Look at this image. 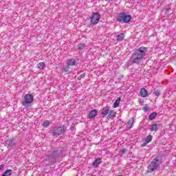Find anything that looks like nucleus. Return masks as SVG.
Listing matches in <instances>:
<instances>
[{
    "label": "nucleus",
    "instance_id": "b1692460",
    "mask_svg": "<svg viewBox=\"0 0 176 176\" xmlns=\"http://www.w3.org/2000/svg\"><path fill=\"white\" fill-rule=\"evenodd\" d=\"M62 70L63 71V72H69V66L67 65V67H63Z\"/></svg>",
    "mask_w": 176,
    "mask_h": 176
},
{
    "label": "nucleus",
    "instance_id": "ddd939ff",
    "mask_svg": "<svg viewBox=\"0 0 176 176\" xmlns=\"http://www.w3.org/2000/svg\"><path fill=\"white\" fill-rule=\"evenodd\" d=\"M101 164V158H97L94 164H93V166L94 167H98V166Z\"/></svg>",
    "mask_w": 176,
    "mask_h": 176
},
{
    "label": "nucleus",
    "instance_id": "dca6fc26",
    "mask_svg": "<svg viewBox=\"0 0 176 176\" xmlns=\"http://www.w3.org/2000/svg\"><path fill=\"white\" fill-rule=\"evenodd\" d=\"M156 116H157V113L156 112H153L149 115V120H153V119H155V118H156Z\"/></svg>",
    "mask_w": 176,
    "mask_h": 176
},
{
    "label": "nucleus",
    "instance_id": "9d476101",
    "mask_svg": "<svg viewBox=\"0 0 176 176\" xmlns=\"http://www.w3.org/2000/svg\"><path fill=\"white\" fill-rule=\"evenodd\" d=\"M89 119H93V118H96L97 116V110L94 109L89 112Z\"/></svg>",
    "mask_w": 176,
    "mask_h": 176
},
{
    "label": "nucleus",
    "instance_id": "412c9836",
    "mask_svg": "<svg viewBox=\"0 0 176 176\" xmlns=\"http://www.w3.org/2000/svg\"><path fill=\"white\" fill-rule=\"evenodd\" d=\"M85 47H86V45H85V43H80L78 45V48L80 50H83L85 49Z\"/></svg>",
    "mask_w": 176,
    "mask_h": 176
},
{
    "label": "nucleus",
    "instance_id": "cd10ccee",
    "mask_svg": "<svg viewBox=\"0 0 176 176\" xmlns=\"http://www.w3.org/2000/svg\"><path fill=\"white\" fill-rule=\"evenodd\" d=\"M148 143H146V142H144V143H142V144H141V146H142V148H144V146H146V144H147Z\"/></svg>",
    "mask_w": 176,
    "mask_h": 176
},
{
    "label": "nucleus",
    "instance_id": "2eb2a0df",
    "mask_svg": "<svg viewBox=\"0 0 176 176\" xmlns=\"http://www.w3.org/2000/svg\"><path fill=\"white\" fill-rule=\"evenodd\" d=\"M45 67H46V65H45V63L43 62L37 64V68H38V69H43Z\"/></svg>",
    "mask_w": 176,
    "mask_h": 176
},
{
    "label": "nucleus",
    "instance_id": "6e6552de",
    "mask_svg": "<svg viewBox=\"0 0 176 176\" xmlns=\"http://www.w3.org/2000/svg\"><path fill=\"white\" fill-rule=\"evenodd\" d=\"M141 97H147L148 96V90L145 88H142L140 91Z\"/></svg>",
    "mask_w": 176,
    "mask_h": 176
},
{
    "label": "nucleus",
    "instance_id": "c756f323",
    "mask_svg": "<svg viewBox=\"0 0 176 176\" xmlns=\"http://www.w3.org/2000/svg\"><path fill=\"white\" fill-rule=\"evenodd\" d=\"M154 94H155V96H159V94H160V92L155 91V92H154Z\"/></svg>",
    "mask_w": 176,
    "mask_h": 176
},
{
    "label": "nucleus",
    "instance_id": "f8f14e48",
    "mask_svg": "<svg viewBox=\"0 0 176 176\" xmlns=\"http://www.w3.org/2000/svg\"><path fill=\"white\" fill-rule=\"evenodd\" d=\"M133 123H134V118H131L126 124L127 129H131L133 127Z\"/></svg>",
    "mask_w": 176,
    "mask_h": 176
},
{
    "label": "nucleus",
    "instance_id": "f257e3e1",
    "mask_svg": "<svg viewBox=\"0 0 176 176\" xmlns=\"http://www.w3.org/2000/svg\"><path fill=\"white\" fill-rule=\"evenodd\" d=\"M146 47H140L137 49L132 54L131 57L132 64H140L141 61L144 60V57L146 55Z\"/></svg>",
    "mask_w": 176,
    "mask_h": 176
},
{
    "label": "nucleus",
    "instance_id": "1a4fd4ad",
    "mask_svg": "<svg viewBox=\"0 0 176 176\" xmlns=\"http://www.w3.org/2000/svg\"><path fill=\"white\" fill-rule=\"evenodd\" d=\"M76 64V60L74 58L69 59L67 60V66L68 67H74Z\"/></svg>",
    "mask_w": 176,
    "mask_h": 176
},
{
    "label": "nucleus",
    "instance_id": "f03ea898",
    "mask_svg": "<svg viewBox=\"0 0 176 176\" xmlns=\"http://www.w3.org/2000/svg\"><path fill=\"white\" fill-rule=\"evenodd\" d=\"M32 101H34V96L31 94H27L24 97V100L22 102V105L25 108H28L30 104H32Z\"/></svg>",
    "mask_w": 176,
    "mask_h": 176
},
{
    "label": "nucleus",
    "instance_id": "f3484780",
    "mask_svg": "<svg viewBox=\"0 0 176 176\" xmlns=\"http://www.w3.org/2000/svg\"><path fill=\"white\" fill-rule=\"evenodd\" d=\"M121 99L118 98L116 102L113 103V108H118L119 107V104H120Z\"/></svg>",
    "mask_w": 176,
    "mask_h": 176
},
{
    "label": "nucleus",
    "instance_id": "a211bd4d",
    "mask_svg": "<svg viewBox=\"0 0 176 176\" xmlns=\"http://www.w3.org/2000/svg\"><path fill=\"white\" fill-rule=\"evenodd\" d=\"M151 131H157V124L151 125Z\"/></svg>",
    "mask_w": 176,
    "mask_h": 176
},
{
    "label": "nucleus",
    "instance_id": "423d86ee",
    "mask_svg": "<svg viewBox=\"0 0 176 176\" xmlns=\"http://www.w3.org/2000/svg\"><path fill=\"white\" fill-rule=\"evenodd\" d=\"M99 21H100V13L98 12L94 13L93 16L91 17V24H94V25H96V24H98Z\"/></svg>",
    "mask_w": 176,
    "mask_h": 176
},
{
    "label": "nucleus",
    "instance_id": "4468645a",
    "mask_svg": "<svg viewBox=\"0 0 176 176\" xmlns=\"http://www.w3.org/2000/svg\"><path fill=\"white\" fill-rule=\"evenodd\" d=\"M124 39V34L120 33L116 36V40L118 41H123Z\"/></svg>",
    "mask_w": 176,
    "mask_h": 176
},
{
    "label": "nucleus",
    "instance_id": "0eeeda50",
    "mask_svg": "<svg viewBox=\"0 0 176 176\" xmlns=\"http://www.w3.org/2000/svg\"><path fill=\"white\" fill-rule=\"evenodd\" d=\"M8 144V149L10 151H13L14 148H16V142H14V139L11 138L7 140Z\"/></svg>",
    "mask_w": 176,
    "mask_h": 176
},
{
    "label": "nucleus",
    "instance_id": "39448f33",
    "mask_svg": "<svg viewBox=\"0 0 176 176\" xmlns=\"http://www.w3.org/2000/svg\"><path fill=\"white\" fill-rule=\"evenodd\" d=\"M65 129L63 126H56L54 128V131L52 135L56 137L57 135H61V134H64Z\"/></svg>",
    "mask_w": 176,
    "mask_h": 176
},
{
    "label": "nucleus",
    "instance_id": "9b49d317",
    "mask_svg": "<svg viewBox=\"0 0 176 176\" xmlns=\"http://www.w3.org/2000/svg\"><path fill=\"white\" fill-rule=\"evenodd\" d=\"M109 113V107H104L102 110V116H107Z\"/></svg>",
    "mask_w": 176,
    "mask_h": 176
},
{
    "label": "nucleus",
    "instance_id": "4be33fe9",
    "mask_svg": "<svg viewBox=\"0 0 176 176\" xmlns=\"http://www.w3.org/2000/svg\"><path fill=\"white\" fill-rule=\"evenodd\" d=\"M115 116H116L115 115V112L113 111V110L109 111V118H115Z\"/></svg>",
    "mask_w": 176,
    "mask_h": 176
},
{
    "label": "nucleus",
    "instance_id": "393cba45",
    "mask_svg": "<svg viewBox=\"0 0 176 176\" xmlns=\"http://www.w3.org/2000/svg\"><path fill=\"white\" fill-rule=\"evenodd\" d=\"M85 76H86V73H83V74H80L78 77V80H80L81 79H83V78H85Z\"/></svg>",
    "mask_w": 176,
    "mask_h": 176
},
{
    "label": "nucleus",
    "instance_id": "a878e982",
    "mask_svg": "<svg viewBox=\"0 0 176 176\" xmlns=\"http://www.w3.org/2000/svg\"><path fill=\"white\" fill-rule=\"evenodd\" d=\"M49 124H50V122H49V121H45L43 123V126L44 127H47L49 126Z\"/></svg>",
    "mask_w": 176,
    "mask_h": 176
},
{
    "label": "nucleus",
    "instance_id": "bb28decb",
    "mask_svg": "<svg viewBox=\"0 0 176 176\" xmlns=\"http://www.w3.org/2000/svg\"><path fill=\"white\" fill-rule=\"evenodd\" d=\"M149 109H150V108H149V107H148V106H145V107L143 108V111H144V112H148V111H149Z\"/></svg>",
    "mask_w": 176,
    "mask_h": 176
},
{
    "label": "nucleus",
    "instance_id": "aec40b11",
    "mask_svg": "<svg viewBox=\"0 0 176 176\" xmlns=\"http://www.w3.org/2000/svg\"><path fill=\"white\" fill-rule=\"evenodd\" d=\"M56 157H58V155H47L45 160H50V159H56Z\"/></svg>",
    "mask_w": 176,
    "mask_h": 176
},
{
    "label": "nucleus",
    "instance_id": "20e7f679",
    "mask_svg": "<svg viewBox=\"0 0 176 176\" xmlns=\"http://www.w3.org/2000/svg\"><path fill=\"white\" fill-rule=\"evenodd\" d=\"M131 20V15H126V13L122 12L118 14L117 21H123L124 23H129Z\"/></svg>",
    "mask_w": 176,
    "mask_h": 176
},
{
    "label": "nucleus",
    "instance_id": "c85d7f7f",
    "mask_svg": "<svg viewBox=\"0 0 176 176\" xmlns=\"http://www.w3.org/2000/svg\"><path fill=\"white\" fill-rule=\"evenodd\" d=\"M3 167H5V165L3 164L0 165V170H3Z\"/></svg>",
    "mask_w": 176,
    "mask_h": 176
},
{
    "label": "nucleus",
    "instance_id": "7ed1b4c3",
    "mask_svg": "<svg viewBox=\"0 0 176 176\" xmlns=\"http://www.w3.org/2000/svg\"><path fill=\"white\" fill-rule=\"evenodd\" d=\"M148 173H153L155 170L159 168V160L157 158H155L149 164L148 167Z\"/></svg>",
    "mask_w": 176,
    "mask_h": 176
},
{
    "label": "nucleus",
    "instance_id": "5701e85b",
    "mask_svg": "<svg viewBox=\"0 0 176 176\" xmlns=\"http://www.w3.org/2000/svg\"><path fill=\"white\" fill-rule=\"evenodd\" d=\"M126 152H127V149H126V148H123V149L120 150L119 152V156H123V154L126 153Z\"/></svg>",
    "mask_w": 176,
    "mask_h": 176
},
{
    "label": "nucleus",
    "instance_id": "6ab92c4d",
    "mask_svg": "<svg viewBox=\"0 0 176 176\" xmlns=\"http://www.w3.org/2000/svg\"><path fill=\"white\" fill-rule=\"evenodd\" d=\"M152 138H153L152 135H148L146 138L144 142H146V143H147V144H149V142H151V141H152Z\"/></svg>",
    "mask_w": 176,
    "mask_h": 176
},
{
    "label": "nucleus",
    "instance_id": "7c9ffc66",
    "mask_svg": "<svg viewBox=\"0 0 176 176\" xmlns=\"http://www.w3.org/2000/svg\"><path fill=\"white\" fill-rule=\"evenodd\" d=\"M105 1H109V0H105Z\"/></svg>",
    "mask_w": 176,
    "mask_h": 176
}]
</instances>
